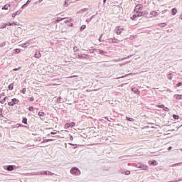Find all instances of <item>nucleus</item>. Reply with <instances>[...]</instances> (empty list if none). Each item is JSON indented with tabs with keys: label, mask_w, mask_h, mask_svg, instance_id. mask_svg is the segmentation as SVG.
Listing matches in <instances>:
<instances>
[{
	"label": "nucleus",
	"mask_w": 182,
	"mask_h": 182,
	"mask_svg": "<svg viewBox=\"0 0 182 182\" xmlns=\"http://www.w3.org/2000/svg\"><path fill=\"white\" fill-rule=\"evenodd\" d=\"M149 15V12L143 10H134V15L131 16V21H137V18H141V16H147Z\"/></svg>",
	"instance_id": "1"
},
{
	"label": "nucleus",
	"mask_w": 182,
	"mask_h": 182,
	"mask_svg": "<svg viewBox=\"0 0 182 182\" xmlns=\"http://www.w3.org/2000/svg\"><path fill=\"white\" fill-rule=\"evenodd\" d=\"M36 176H53V173L48 171H38Z\"/></svg>",
	"instance_id": "2"
},
{
	"label": "nucleus",
	"mask_w": 182,
	"mask_h": 182,
	"mask_svg": "<svg viewBox=\"0 0 182 182\" xmlns=\"http://www.w3.org/2000/svg\"><path fill=\"white\" fill-rule=\"evenodd\" d=\"M70 173H71V174H73L74 176H80V169H79V168H77V167H73L70 169Z\"/></svg>",
	"instance_id": "3"
},
{
	"label": "nucleus",
	"mask_w": 182,
	"mask_h": 182,
	"mask_svg": "<svg viewBox=\"0 0 182 182\" xmlns=\"http://www.w3.org/2000/svg\"><path fill=\"white\" fill-rule=\"evenodd\" d=\"M135 167H136L137 168H141V170H149V166H147V165H144L141 163L136 164Z\"/></svg>",
	"instance_id": "4"
},
{
	"label": "nucleus",
	"mask_w": 182,
	"mask_h": 182,
	"mask_svg": "<svg viewBox=\"0 0 182 182\" xmlns=\"http://www.w3.org/2000/svg\"><path fill=\"white\" fill-rule=\"evenodd\" d=\"M4 168L7 171H14L16 168V166L15 165H6L4 166Z\"/></svg>",
	"instance_id": "5"
},
{
	"label": "nucleus",
	"mask_w": 182,
	"mask_h": 182,
	"mask_svg": "<svg viewBox=\"0 0 182 182\" xmlns=\"http://www.w3.org/2000/svg\"><path fill=\"white\" fill-rule=\"evenodd\" d=\"M32 43H35V38H31L28 41H27L24 44H23V48L26 49L28 46L30 45H32Z\"/></svg>",
	"instance_id": "6"
},
{
	"label": "nucleus",
	"mask_w": 182,
	"mask_h": 182,
	"mask_svg": "<svg viewBox=\"0 0 182 182\" xmlns=\"http://www.w3.org/2000/svg\"><path fill=\"white\" fill-rule=\"evenodd\" d=\"M23 124H25L23 126V129H31V127H29V125L31 124V122H28V118L23 117Z\"/></svg>",
	"instance_id": "7"
},
{
	"label": "nucleus",
	"mask_w": 182,
	"mask_h": 182,
	"mask_svg": "<svg viewBox=\"0 0 182 182\" xmlns=\"http://www.w3.org/2000/svg\"><path fill=\"white\" fill-rule=\"evenodd\" d=\"M123 31H124V28L120 27L119 26H117L114 29V32L117 33V35H122Z\"/></svg>",
	"instance_id": "8"
},
{
	"label": "nucleus",
	"mask_w": 182,
	"mask_h": 182,
	"mask_svg": "<svg viewBox=\"0 0 182 182\" xmlns=\"http://www.w3.org/2000/svg\"><path fill=\"white\" fill-rule=\"evenodd\" d=\"M18 103H19V100L13 98L11 102H8V106H14V105H18Z\"/></svg>",
	"instance_id": "9"
},
{
	"label": "nucleus",
	"mask_w": 182,
	"mask_h": 182,
	"mask_svg": "<svg viewBox=\"0 0 182 182\" xmlns=\"http://www.w3.org/2000/svg\"><path fill=\"white\" fill-rule=\"evenodd\" d=\"M143 4H139L135 6L134 11H136V14H139V11H143Z\"/></svg>",
	"instance_id": "10"
},
{
	"label": "nucleus",
	"mask_w": 182,
	"mask_h": 182,
	"mask_svg": "<svg viewBox=\"0 0 182 182\" xmlns=\"http://www.w3.org/2000/svg\"><path fill=\"white\" fill-rule=\"evenodd\" d=\"M75 126H76V123L75 122H67L65 124L64 129H69L70 127H75Z\"/></svg>",
	"instance_id": "11"
},
{
	"label": "nucleus",
	"mask_w": 182,
	"mask_h": 182,
	"mask_svg": "<svg viewBox=\"0 0 182 182\" xmlns=\"http://www.w3.org/2000/svg\"><path fill=\"white\" fill-rule=\"evenodd\" d=\"M77 59H89V55L87 54H78L77 55Z\"/></svg>",
	"instance_id": "12"
},
{
	"label": "nucleus",
	"mask_w": 182,
	"mask_h": 182,
	"mask_svg": "<svg viewBox=\"0 0 182 182\" xmlns=\"http://www.w3.org/2000/svg\"><path fill=\"white\" fill-rule=\"evenodd\" d=\"M34 58H41L42 56V54H41V51L39 50H36L34 53Z\"/></svg>",
	"instance_id": "13"
},
{
	"label": "nucleus",
	"mask_w": 182,
	"mask_h": 182,
	"mask_svg": "<svg viewBox=\"0 0 182 182\" xmlns=\"http://www.w3.org/2000/svg\"><path fill=\"white\" fill-rule=\"evenodd\" d=\"M174 99H176V100H182V95L180 94H175L173 95Z\"/></svg>",
	"instance_id": "14"
},
{
	"label": "nucleus",
	"mask_w": 182,
	"mask_h": 182,
	"mask_svg": "<svg viewBox=\"0 0 182 182\" xmlns=\"http://www.w3.org/2000/svg\"><path fill=\"white\" fill-rule=\"evenodd\" d=\"M129 58L130 56H127V57H124L122 58L115 59L114 60V62H122V60H126V59H129Z\"/></svg>",
	"instance_id": "15"
},
{
	"label": "nucleus",
	"mask_w": 182,
	"mask_h": 182,
	"mask_svg": "<svg viewBox=\"0 0 182 182\" xmlns=\"http://www.w3.org/2000/svg\"><path fill=\"white\" fill-rule=\"evenodd\" d=\"M109 41L110 43H119V40L117 38H109Z\"/></svg>",
	"instance_id": "16"
},
{
	"label": "nucleus",
	"mask_w": 182,
	"mask_h": 182,
	"mask_svg": "<svg viewBox=\"0 0 182 182\" xmlns=\"http://www.w3.org/2000/svg\"><path fill=\"white\" fill-rule=\"evenodd\" d=\"M148 163H149V166H157V161H156V160L149 161Z\"/></svg>",
	"instance_id": "17"
},
{
	"label": "nucleus",
	"mask_w": 182,
	"mask_h": 182,
	"mask_svg": "<svg viewBox=\"0 0 182 182\" xmlns=\"http://www.w3.org/2000/svg\"><path fill=\"white\" fill-rule=\"evenodd\" d=\"M131 90L132 92H134V93H136V95H140V90L139 89H137L136 87H132V89H131Z\"/></svg>",
	"instance_id": "18"
},
{
	"label": "nucleus",
	"mask_w": 182,
	"mask_h": 182,
	"mask_svg": "<svg viewBox=\"0 0 182 182\" xmlns=\"http://www.w3.org/2000/svg\"><path fill=\"white\" fill-rule=\"evenodd\" d=\"M171 15L174 16L177 14V9L173 8L171 11Z\"/></svg>",
	"instance_id": "19"
},
{
	"label": "nucleus",
	"mask_w": 182,
	"mask_h": 182,
	"mask_svg": "<svg viewBox=\"0 0 182 182\" xmlns=\"http://www.w3.org/2000/svg\"><path fill=\"white\" fill-rule=\"evenodd\" d=\"M150 15L152 16H159V13L156 11H153L150 12Z\"/></svg>",
	"instance_id": "20"
},
{
	"label": "nucleus",
	"mask_w": 182,
	"mask_h": 182,
	"mask_svg": "<svg viewBox=\"0 0 182 182\" xmlns=\"http://www.w3.org/2000/svg\"><path fill=\"white\" fill-rule=\"evenodd\" d=\"M9 7H11V4H6V5H4L2 8H1V9H6V11H8V9H9Z\"/></svg>",
	"instance_id": "21"
},
{
	"label": "nucleus",
	"mask_w": 182,
	"mask_h": 182,
	"mask_svg": "<svg viewBox=\"0 0 182 182\" xmlns=\"http://www.w3.org/2000/svg\"><path fill=\"white\" fill-rule=\"evenodd\" d=\"M126 120H127V122H136V119L130 117H126Z\"/></svg>",
	"instance_id": "22"
},
{
	"label": "nucleus",
	"mask_w": 182,
	"mask_h": 182,
	"mask_svg": "<svg viewBox=\"0 0 182 182\" xmlns=\"http://www.w3.org/2000/svg\"><path fill=\"white\" fill-rule=\"evenodd\" d=\"M98 52H99L100 55H105L107 54V52H106V51H105V50H103L102 49H99Z\"/></svg>",
	"instance_id": "23"
},
{
	"label": "nucleus",
	"mask_w": 182,
	"mask_h": 182,
	"mask_svg": "<svg viewBox=\"0 0 182 182\" xmlns=\"http://www.w3.org/2000/svg\"><path fill=\"white\" fill-rule=\"evenodd\" d=\"M70 2V0H65V1H64V4H63V6H65V7L69 6Z\"/></svg>",
	"instance_id": "24"
},
{
	"label": "nucleus",
	"mask_w": 182,
	"mask_h": 182,
	"mask_svg": "<svg viewBox=\"0 0 182 182\" xmlns=\"http://www.w3.org/2000/svg\"><path fill=\"white\" fill-rule=\"evenodd\" d=\"M49 141H53V139H43L41 143H49Z\"/></svg>",
	"instance_id": "25"
},
{
	"label": "nucleus",
	"mask_w": 182,
	"mask_h": 182,
	"mask_svg": "<svg viewBox=\"0 0 182 182\" xmlns=\"http://www.w3.org/2000/svg\"><path fill=\"white\" fill-rule=\"evenodd\" d=\"M95 18V15L92 16L90 18H87L85 22H87V23H89L90 22H92V20Z\"/></svg>",
	"instance_id": "26"
},
{
	"label": "nucleus",
	"mask_w": 182,
	"mask_h": 182,
	"mask_svg": "<svg viewBox=\"0 0 182 182\" xmlns=\"http://www.w3.org/2000/svg\"><path fill=\"white\" fill-rule=\"evenodd\" d=\"M172 117H173V119H174V120H178V119H180V116L178 114H173L172 115Z\"/></svg>",
	"instance_id": "27"
},
{
	"label": "nucleus",
	"mask_w": 182,
	"mask_h": 182,
	"mask_svg": "<svg viewBox=\"0 0 182 182\" xmlns=\"http://www.w3.org/2000/svg\"><path fill=\"white\" fill-rule=\"evenodd\" d=\"M167 24L166 23H160L158 24V26H159V28H166V26Z\"/></svg>",
	"instance_id": "28"
},
{
	"label": "nucleus",
	"mask_w": 182,
	"mask_h": 182,
	"mask_svg": "<svg viewBox=\"0 0 182 182\" xmlns=\"http://www.w3.org/2000/svg\"><path fill=\"white\" fill-rule=\"evenodd\" d=\"M38 116H40V117H43V116H45V112L42 111H39L38 113Z\"/></svg>",
	"instance_id": "29"
},
{
	"label": "nucleus",
	"mask_w": 182,
	"mask_h": 182,
	"mask_svg": "<svg viewBox=\"0 0 182 182\" xmlns=\"http://www.w3.org/2000/svg\"><path fill=\"white\" fill-rule=\"evenodd\" d=\"M86 29V25H82L80 28V32H83Z\"/></svg>",
	"instance_id": "30"
},
{
	"label": "nucleus",
	"mask_w": 182,
	"mask_h": 182,
	"mask_svg": "<svg viewBox=\"0 0 182 182\" xmlns=\"http://www.w3.org/2000/svg\"><path fill=\"white\" fill-rule=\"evenodd\" d=\"M31 1H32V0H28V1L23 4V8H26V6H28V5H29Z\"/></svg>",
	"instance_id": "31"
},
{
	"label": "nucleus",
	"mask_w": 182,
	"mask_h": 182,
	"mask_svg": "<svg viewBox=\"0 0 182 182\" xmlns=\"http://www.w3.org/2000/svg\"><path fill=\"white\" fill-rule=\"evenodd\" d=\"M8 23H3L1 25H0V29H4V28H6V26H8Z\"/></svg>",
	"instance_id": "32"
},
{
	"label": "nucleus",
	"mask_w": 182,
	"mask_h": 182,
	"mask_svg": "<svg viewBox=\"0 0 182 182\" xmlns=\"http://www.w3.org/2000/svg\"><path fill=\"white\" fill-rule=\"evenodd\" d=\"M6 100H8V97H4V98L0 101V103L1 105H4V103H5V102H6Z\"/></svg>",
	"instance_id": "33"
},
{
	"label": "nucleus",
	"mask_w": 182,
	"mask_h": 182,
	"mask_svg": "<svg viewBox=\"0 0 182 182\" xmlns=\"http://www.w3.org/2000/svg\"><path fill=\"white\" fill-rule=\"evenodd\" d=\"M8 89L9 90H14V83H11L10 85H9Z\"/></svg>",
	"instance_id": "34"
},
{
	"label": "nucleus",
	"mask_w": 182,
	"mask_h": 182,
	"mask_svg": "<svg viewBox=\"0 0 182 182\" xmlns=\"http://www.w3.org/2000/svg\"><path fill=\"white\" fill-rule=\"evenodd\" d=\"M122 174H125V176H129L130 174V171L127 170V171H124L123 172H122Z\"/></svg>",
	"instance_id": "35"
},
{
	"label": "nucleus",
	"mask_w": 182,
	"mask_h": 182,
	"mask_svg": "<svg viewBox=\"0 0 182 182\" xmlns=\"http://www.w3.org/2000/svg\"><path fill=\"white\" fill-rule=\"evenodd\" d=\"M65 19H66V18H61V17H58L57 18V21L58 22H62V21H65Z\"/></svg>",
	"instance_id": "36"
},
{
	"label": "nucleus",
	"mask_w": 182,
	"mask_h": 182,
	"mask_svg": "<svg viewBox=\"0 0 182 182\" xmlns=\"http://www.w3.org/2000/svg\"><path fill=\"white\" fill-rule=\"evenodd\" d=\"M167 77L169 80H171L173 79V74L171 73L168 74Z\"/></svg>",
	"instance_id": "37"
},
{
	"label": "nucleus",
	"mask_w": 182,
	"mask_h": 182,
	"mask_svg": "<svg viewBox=\"0 0 182 182\" xmlns=\"http://www.w3.org/2000/svg\"><path fill=\"white\" fill-rule=\"evenodd\" d=\"M26 99H28V100H29V102H34L35 101V98L32 97H26Z\"/></svg>",
	"instance_id": "38"
},
{
	"label": "nucleus",
	"mask_w": 182,
	"mask_h": 182,
	"mask_svg": "<svg viewBox=\"0 0 182 182\" xmlns=\"http://www.w3.org/2000/svg\"><path fill=\"white\" fill-rule=\"evenodd\" d=\"M63 100V98H62V97H57V102H60V103H62Z\"/></svg>",
	"instance_id": "39"
},
{
	"label": "nucleus",
	"mask_w": 182,
	"mask_h": 182,
	"mask_svg": "<svg viewBox=\"0 0 182 182\" xmlns=\"http://www.w3.org/2000/svg\"><path fill=\"white\" fill-rule=\"evenodd\" d=\"M14 50L15 53H21V48H16Z\"/></svg>",
	"instance_id": "40"
},
{
	"label": "nucleus",
	"mask_w": 182,
	"mask_h": 182,
	"mask_svg": "<svg viewBox=\"0 0 182 182\" xmlns=\"http://www.w3.org/2000/svg\"><path fill=\"white\" fill-rule=\"evenodd\" d=\"M70 22H73V18H70L69 20L65 21V23H69Z\"/></svg>",
	"instance_id": "41"
},
{
	"label": "nucleus",
	"mask_w": 182,
	"mask_h": 182,
	"mask_svg": "<svg viewBox=\"0 0 182 182\" xmlns=\"http://www.w3.org/2000/svg\"><path fill=\"white\" fill-rule=\"evenodd\" d=\"M6 42H3L1 43H0V48H4V46H6Z\"/></svg>",
	"instance_id": "42"
},
{
	"label": "nucleus",
	"mask_w": 182,
	"mask_h": 182,
	"mask_svg": "<svg viewBox=\"0 0 182 182\" xmlns=\"http://www.w3.org/2000/svg\"><path fill=\"white\" fill-rule=\"evenodd\" d=\"M164 107L165 105L164 104L157 105V107H159V109H164Z\"/></svg>",
	"instance_id": "43"
},
{
	"label": "nucleus",
	"mask_w": 182,
	"mask_h": 182,
	"mask_svg": "<svg viewBox=\"0 0 182 182\" xmlns=\"http://www.w3.org/2000/svg\"><path fill=\"white\" fill-rule=\"evenodd\" d=\"M177 166H182V162L176 163L173 165V167H177Z\"/></svg>",
	"instance_id": "44"
},
{
	"label": "nucleus",
	"mask_w": 182,
	"mask_h": 182,
	"mask_svg": "<svg viewBox=\"0 0 182 182\" xmlns=\"http://www.w3.org/2000/svg\"><path fill=\"white\" fill-rule=\"evenodd\" d=\"M95 50H96V49H95V48H90V49L89 50V52H90V53H95Z\"/></svg>",
	"instance_id": "45"
},
{
	"label": "nucleus",
	"mask_w": 182,
	"mask_h": 182,
	"mask_svg": "<svg viewBox=\"0 0 182 182\" xmlns=\"http://www.w3.org/2000/svg\"><path fill=\"white\" fill-rule=\"evenodd\" d=\"M163 110H164L165 112H170V109L166 106L164 107Z\"/></svg>",
	"instance_id": "46"
},
{
	"label": "nucleus",
	"mask_w": 182,
	"mask_h": 182,
	"mask_svg": "<svg viewBox=\"0 0 182 182\" xmlns=\"http://www.w3.org/2000/svg\"><path fill=\"white\" fill-rule=\"evenodd\" d=\"M73 50H74V52H79V48H77V46H75V47L73 48Z\"/></svg>",
	"instance_id": "47"
},
{
	"label": "nucleus",
	"mask_w": 182,
	"mask_h": 182,
	"mask_svg": "<svg viewBox=\"0 0 182 182\" xmlns=\"http://www.w3.org/2000/svg\"><path fill=\"white\" fill-rule=\"evenodd\" d=\"M33 106H30L29 107H28V110H29V112H33Z\"/></svg>",
	"instance_id": "48"
},
{
	"label": "nucleus",
	"mask_w": 182,
	"mask_h": 182,
	"mask_svg": "<svg viewBox=\"0 0 182 182\" xmlns=\"http://www.w3.org/2000/svg\"><path fill=\"white\" fill-rule=\"evenodd\" d=\"M180 86H182V82H178L176 84V87H180Z\"/></svg>",
	"instance_id": "49"
},
{
	"label": "nucleus",
	"mask_w": 182,
	"mask_h": 182,
	"mask_svg": "<svg viewBox=\"0 0 182 182\" xmlns=\"http://www.w3.org/2000/svg\"><path fill=\"white\" fill-rule=\"evenodd\" d=\"M102 38H103V34H101L99 37V42H102Z\"/></svg>",
	"instance_id": "50"
},
{
	"label": "nucleus",
	"mask_w": 182,
	"mask_h": 182,
	"mask_svg": "<svg viewBox=\"0 0 182 182\" xmlns=\"http://www.w3.org/2000/svg\"><path fill=\"white\" fill-rule=\"evenodd\" d=\"M22 12V11H16L15 14H16V15H21V13Z\"/></svg>",
	"instance_id": "51"
},
{
	"label": "nucleus",
	"mask_w": 182,
	"mask_h": 182,
	"mask_svg": "<svg viewBox=\"0 0 182 182\" xmlns=\"http://www.w3.org/2000/svg\"><path fill=\"white\" fill-rule=\"evenodd\" d=\"M68 26H70L72 28L73 26V23L72 22L68 23Z\"/></svg>",
	"instance_id": "52"
},
{
	"label": "nucleus",
	"mask_w": 182,
	"mask_h": 182,
	"mask_svg": "<svg viewBox=\"0 0 182 182\" xmlns=\"http://www.w3.org/2000/svg\"><path fill=\"white\" fill-rule=\"evenodd\" d=\"M29 147H32V146L27 144L24 146V149H29Z\"/></svg>",
	"instance_id": "53"
},
{
	"label": "nucleus",
	"mask_w": 182,
	"mask_h": 182,
	"mask_svg": "<svg viewBox=\"0 0 182 182\" xmlns=\"http://www.w3.org/2000/svg\"><path fill=\"white\" fill-rule=\"evenodd\" d=\"M30 60H31V58H27V59L25 60V62H26V63H29V61H30Z\"/></svg>",
	"instance_id": "54"
},
{
	"label": "nucleus",
	"mask_w": 182,
	"mask_h": 182,
	"mask_svg": "<svg viewBox=\"0 0 182 182\" xmlns=\"http://www.w3.org/2000/svg\"><path fill=\"white\" fill-rule=\"evenodd\" d=\"M59 21H58V18L53 21V23H58Z\"/></svg>",
	"instance_id": "55"
},
{
	"label": "nucleus",
	"mask_w": 182,
	"mask_h": 182,
	"mask_svg": "<svg viewBox=\"0 0 182 182\" xmlns=\"http://www.w3.org/2000/svg\"><path fill=\"white\" fill-rule=\"evenodd\" d=\"M167 150L170 151V150H173V146L168 147Z\"/></svg>",
	"instance_id": "56"
},
{
	"label": "nucleus",
	"mask_w": 182,
	"mask_h": 182,
	"mask_svg": "<svg viewBox=\"0 0 182 182\" xmlns=\"http://www.w3.org/2000/svg\"><path fill=\"white\" fill-rule=\"evenodd\" d=\"M69 137H70V140H73V136H72V135H69Z\"/></svg>",
	"instance_id": "57"
},
{
	"label": "nucleus",
	"mask_w": 182,
	"mask_h": 182,
	"mask_svg": "<svg viewBox=\"0 0 182 182\" xmlns=\"http://www.w3.org/2000/svg\"><path fill=\"white\" fill-rule=\"evenodd\" d=\"M50 134H52L53 136H55V134H56V132H51L50 133Z\"/></svg>",
	"instance_id": "58"
},
{
	"label": "nucleus",
	"mask_w": 182,
	"mask_h": 182,
	"mask_svg": "<svg viewBox=\"0 0 182 182\" xmlns=\"http://www.w3.org/2000/svg\"><path fill=\"white\" fill-rule=\"evenodd\" d=\"M105 120H107V122H110V121L109 120V117H105Z\"/></svg>",
	"instance_id": "59"
},
{
	"label": "nucleus",
	"mask_w": 182,
	"mask_h": 182,
	"mask_svg": "<svg viewBox=\"0 0 182 182\" xmlns=\"http://www.w3.org/2000/svg\"><path fill=\"white\" fill-rule=\"evenodd\" d=\"M15 16H16V13H14V14H12V18H15Z\"/></svg>",
	"instance_id": "60"
},
{
	"label": "nucleus",
	"mask_w": 182,
	"mask_h": 182,
	"mask_svg": "<svg viewBox=\"0 0 182 182\" xmlns=\"http://www.w3.org/2000/svg\"><path fill=\"white\" fill-rule=\"evenodd\" d=\"M25 93H26V88H23V95H25Z\"/></svg>",
	"instance_id": "61"
},
{
	"label": "nucleus",
	"mask_w": 182,
	"mask_h": 182,
	"mask_svg": "<svg viewBox=\"0 0 182 182\" xmlns=\"http://www.w3.org/2000/svg\"><path fill=\"white\" fill-rule=\"evenodd\" d=\"M83 11H84L85 12H87V8H85V9H83Z\"/></svg>",
	"instance_id": "62"
},
{
	"label": "nucleus",
	"mask_w": 182,
	"mask_h": 182,
	"mask_svg": "<svg viewBox=\"0 0 182 182\" xmlns=\"http://www.w3.org/2000/svg\"><path fill=\"white\" fill-rule=\"evenodd\" d=\"M21 93H23V89L21 90Z\"/></svg>",
	"instance_id": "63"
},
{
	"label": "nucleus",
	"mask_w": 182,
	"mask_h": 182,
	"mask_svg": "<svg viewBox=\"0 0 182 182\" xmlns=\"http://www.w3.org/2000/svg\"><path fill=\"white\" fill-rule=\"evenodd\" d=\"M180 19L182 20V14L180 16Z\"/></svg>",
	"instance_id": "64"
}]
</instances>
